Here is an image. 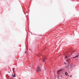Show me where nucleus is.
I'll list each match as a JSON object with an SVG mask.
<instances>
[{
    "label": "nucleus",
    "mask_w": 79,
    "mask_h": 79,
    "mask_svg": "<svg viewBox=\"0 0 79 79\" xmlns=\"http://www.w3.org/2000/svg\"><path fill=\"white\" fill-rule=\"evenodd\" d=\"M45 58H43V62H45Z\"/></svg>",
    "instance_id": "obj_5"
},
{
    "label": "nucleus",
    "mask_w": 79,
    "mask_h": 79,
    "mask_svg": "<svg viewBox=\"0 0 79 79\" xmlns=\"http://www.w3.org/2000/svg\"><path fill=\"white\" fill-rule=\"evenodd\" d=\"M72 77V75H71V76L70 77Z\"/></svg>",
    "instance_id": "obj_7"
},
{
    "label": "nucleus",
    "mask_w": 79,
    "mask_h": 79,
    "mask_svg": "<svg viewBox=\"0 0 79 79\" xmlns=\"http://www.w3.org/2000/svg\"><path fill=\"white\" fill-rule=\"evenodd\" d=\"M25 53H26V51Z\"/></svg>",
    "instance_id": "obj_9"
},
{
    "label": "nucleus",
    "mask_w": 79,
    "mask_h": 79,
    "mask_svg": "<svg viewBox=\"0 0 79 79\" xmlns=\"http://www.w3.org/2000/svg\"><path fill=\"white\" fill-rule=\"evenodd\" d=\"M67 74V73L66 72H65V75H66V76H67V74Z\"/></svg>",
    "instance_id": "obj_6"
},
{
    "label": "nucleus",
    "mask_w": 79,
    "mask_h": 79,
    "mask_svg": "<svg viewBox=\"0 0 79 79\" xmlns=\"http://www.w3.org/2000/svg\"><path fill=\"white\" fill-rule=\"evenodd\" d=\"M66 58H67V56H66Z\"/></svg>",
    "instance_id": "obj_8"
},
{
    "label": "nucleus",
    "mask_w": 79,
    "mask_h": 79,
    "mask_svg": "<svg viewBox=\"0 0 79 79\" xmlns=\"http://www.w3.org/2000/svg\"><path fill=\"white\" fill-rule=\"evenodd\" d=\"M63 70L62 69H60L59 70H58L57 71L58 74L59 72H60V71H63Z\"/></svg>",
    "instance_id": "obj_2"
},
{
    "label": "nucleus",
    "mask_w": 79,
    "mask_h": 79,
    "mask_svg": "<svg viewBox=\"0 0 79 79\" xmlns=\"http://www.w3.org/2000/svg\"><path fill=\"white\" fill-rule=\"evenodd\" d=\"M64 63H65V64H66V63L65 62Z\"/></svg>",
    "instance_id": "obj_10"
},
{
    "label": "nucleus",
    "mask_w": 79,
    "mask_h": 79,
    "mask_svg": "<svg viewBox=\"0 0 79 79\" xmlns=\"http://www.w3.org/2000/svg\"><path fill=\"white\" fill-rule=\"evenodd\" d=\"M41 71V69H40V67H38L37 69V72H39V71Z\"/></svg>",
    "instance_id": "obj_1"
},
{
    "label": "nucleus",
    "mask_w": 79,
    "mask_h": 79,
    "mask_svg": "<svg viewBox=\"0 0 79 79\" xmlns=\"http://www.w3.org/2000/svg\"><path fill=\"white\" fill-rule=\"evenodd\" d=\"M68 74V73H67V74Z\"/></svg>",
    "instance_id": "obj_11"
},
{
    "label": "nucleus",
    "mask_w": 79,
    "mask_h": 79,
    "mask_svg": "<svg viewBox=\"0 0 79 79\" xmlns=\"http://www.w3.org/2000/svg\"><path fill=\"white\" fill-rule=\"evenodd\" d=\"M77 56H79V55H77V56H76L74 57H73V58H77Z\"/></svg>",
    "instance_id": "obj_4"
},
{
    "label": "nucleus",
    "mask_w": 79,
    "mask_h": 79,
    "mask_svg": "<svg viewBox=\"0 0 79 79\" xmlns=\"http://www.w3.org/2000/svg\"><path fill=\"white\" fill-rule=\"evenodd\" d=\"M12 77H16V76L15 75V74H12Z\"/></svg>",
    "instance_id": "obj_3"
},
{
    "label": "nucleus",
    "mask_w": 79,
    "mask_h": 79,
    "mask_svg": "<svg viewBox=\"0 0 79 79\" xmlns=\"http://www.w3.org/2000/svg\"><path fill=\"white\" fill-rule=\"evenodd\" d=\"M78 54H79V53H78Z\"/></svg>",
    "instance_id": "obj_12"
}]
</instances>
